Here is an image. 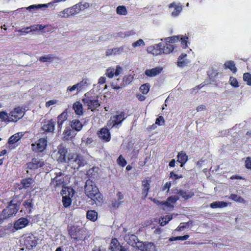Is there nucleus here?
<instances>
[{
	"label": "nucleus",
	"mask_w": 251,
	"mask_h": 251,
	"mask_svg": "<svg viewBox=\"0 0 251 251\" xmlns=\"http://www.w3.org/2000/svg\"><path fill=\"white\" fill-rule=\"evenodd\" d=\"M162 68L160 67H155L151 69H147L145 74L149 77H152L159 75L162 71Z\"/></svg>",
	"instance_id": "20"
},
{
	"label": "nucleus",
	"mask_w": 251,
	"mask_h": 251,
	"mask_svg": "<svg viewBox=\"0 0 251 251\" xmlns=\"http://www.w3.org/2000/svg\"><path fill=\"white\" fill-rule=\"evenodd\" d=\"M67 0H53L52 1L47 4H39L38 5H31L26 8L27 10L31 11L32 9H37L41 8H48L50 6H53L56 3H58L62 1H65Z\"/></svg>",
	"instance_id": "11"
},
{
	"label": "nucleus",
	"mask_w": 251,
	"mask_h": 251,
	"mask_svg": "<svg viewBox=\"0 0 251 251\" xmlns=\"http://www.w3.org/2000/svg\"><path fill=\"white\" fill-rule=\"evenodd\" d=\"M89 95V93H86L82 100L84 105L88 107V109H91L93 111L100 106V103L98 100V96H90Z\"/></svg>",
	"instance_id": "4"
},
{
	"label": "nucleus",
	"mask_w": 251,
	"mask_h": 251,
	"mask_svg": "<svg viewBox=\"0 0 251 251\" xmlns=\"http://www.w3.org/2000/svg\"><path fill=\"white\" fill-rule=\"evenodd\" d=\"M177 194L186 200L191 198L194 195V194L191 191H184L183 190L178 191Z\"/></svg>",
	"instance_id": "29"
},
{
	"label": "nucleus",
	"mask_w": 251,
	"mask_h": 251,
	"mask_svg": "<svg viewBox=\"0 0 251 251\" xmlns=\"http://www.w3.org/2000/svg\"><path fill=\"white\" fill-rule=\"evenodd\" d=\"M47 141L45 138H40L36 143L31 144L32 149L35 152H42L47 147Z\"/></svg>",
	"instance_id": "9"
},
{
	"label": "nucleus",
	"mask_w": 251,
	"mask_h": 251,
	"mask_svg": "<svg viewBox=\"0 0 251 251\" xmlns=\"http://www.w3.org/2000/svg\"><path fill=\"white\" fill-rule=\"evenodd\" d=\"M9 116V113L8 114L4 111L0 112V119L4 121L9 122L8 119Z\"/></svg>",
	"instance_id": "53"
},
{
	"label": "nucleus",
	"mask_w": 251,
	"mask_h": 251,
	"mask_svg": "<svg viewBox=\"0 0 251 251\" xmlns=\"http://www.w3.org/2000/svg\"><path fill=\"white\" fill-rule=\"evenodd\" d=\"M179 198L177 196H173L169 197L168 198V201H170L171 203H175L178 200Z\"/></svg>",
	"instance_id": "61"
},
{
	"label": "nucleus",
	"mask_w": 251,
	"mask_h": 251,
	"mask_svg": "<svg viewBox=\"0 0 251 251\" xmlns=\"http://www.w3.org/2000/svg\"><path fill=\"white\" fill-rule=\"evenodd\" d=\"M243 80L247 82L249 85H251V75L250 73H246L243 75Z\"/></svg>",
	"instance_id": "51"
},
{
	"label": "nucleus",
	"mask_w": 251,
	"mask_h": 251,
	"mask_svg": "<svg viewBox=\"0 0 251 251\" xmlns=\"http://www.w3.org/2000/svg\"><path fill=\"white\" fill-rule=\"evenodd\" d=\"M23 136L22 132H18L10 137L8 144L9 145L17 142Z\"/></svg>",
	"instance_id": "24"
},
{
	"label": "nucleus",
	"mask_w": 251,
	"mask_h": 251,
	"mask_svg": "<svg viewBox=\"0 0 251 251\" xmlns=\"http://www.w3.org/2000/svg\"><path fill=\"white\" fill-rule=\"evenodd\" d=\"M124 239L128 244L137 248H138V244L141 243L138 240L137 237L134 234H126L125 235Z\"/></svg>",
	"instance_id": "12"
},
{
	"label": "nucleus",
	"mask_w": 251,
	"mask_h": 251,
	"mask_svg": "<svg viewBox=\"0 0 251 251\" xmlns=\"http://www.w3.org/2000/svg\"><path fill=\"white\" fill-rule=\"evenodd\" d=\"M57 100H50L46 103V106L49 107L50 106L55 104L57 103Z\"/></svg>",
	"instance_id": "63"
},
{
	"label": "nucleus",
	"mask_w": 251,
	"mask_h": 251,
	"mask_svg": "<svg viewBox=\"0 0 251 251\" xmlns=\"http://www.w3.org/2000/svg\"><path fill=\"white\" fill-rule=\"evenodd\" d=\"M162 45L161 43L156 44L153 46H151L147 48V50L149 53L153 55H157L162 53Z\"/></svg>",
	"instance_id": "14"
},
{
	"label": "nucleus",
	"mask_w": 251,
	"mask_h": 251,
	"mask_svg": "<svg viewBox=\"0 0 251 251\" xmlns=\"http://www.w3.org/2000/svg\"><path fill=\"white\" fill-rule=\"evenodd\" d=\"M55 122L51 119L47 123L45 124L42 127V128L44 130L47 132H52L54 130V126H55Z\"/></svg>",
	"instance_id": "22"
},
{
	"label": "nucleus",
	"mask_w": 251,
	"mask_h": 251,
	"mask_svg": "<svg viewBox=\"0 0 251 251\" xmlns=\"http://www.w3.org/2000/svg\"><path fill=\"white\" fill-rule=\"evenodd\" d=\"M65 174L61 171L55 172V176L51 179L50 184L55 187H61L65 185Z\"/></svg>",
	"instance_id": "6"
},
{
	"label": "nucleus",
	"mask_w": 251,
	"mask_h": 251,
	"mask_svg": "<svg viewBox=\"0 0 251 251\" xmlns=\"http://www.w3.org/2000/svg\"><path fill=\"white\" fill-rule=\"evenodd\" d=\"M229 82L232 86L235 87H238L239 86L238 81L235 77H230L229 78Z\"/></svg>",
	"instance_id": "59"
},
{
	"label": "nucleus",
	"mask_w": 251,
	"mask_h": 251,
	"mask_svg": "<svg viewBox=\"0 0 251 251\" xmlns=\"http://www.w3.org/2000/svg\"><path fill=\"white\" fill-rule=\"evenodd\" d=\"M142 194L144 195L145 198L147 196L148 191L150 189V183L148 180H143L142 181Z\"/></svg>",
	"instance_id": "33"
},
{
	"label": "nucleus",
	"mask_w": 251,
	"mask_h": 251,
	"mask_svg": "<svg viewBox=\"0 0 251 251\" xmlns=\"http://www.w3.org/2000/svg\"><path fill=\"white\" fill-rule=\"evenodd\" d=\"M117 13L120 15H126L127 14V10L125 6H118L116 9Z\"/></svg>",
	"instance_id": "39"
},
{
	"label": "nucleus",
	"mask_w": 251,
	"mask_h": 251,
	"mask_svg": "<svg viewBox=\"0 0 251 251\" xmlns=\"http://www.w3.org/2000/svg\"><path fill=\"white\" fill-rule=\"evenodd\" d=\"M110 249L111 251H127V249L121 245L116 239H113L111 242Z\"/></svg>",
	"instance_id": "16"
},
{
	"label": "nucleus",
	"mask_w": 251,
	"mask_h": 251,
	"mask_svg": "<svg viewBox=\"0 0 251 251\" xmlns=\"http://www.w3.org/2000/svg\"><path fill=\"white\" fill-rule=\"evenodd\" d=\"M145 45L144 41L141 39H140L136 41V42L132 43V46L133 48H136L139 47L141 46H144Z\"/></svg>",
	"instance_id": "54"
},
{
	"label": "nucleus",
	"mask_w": 251,
	"mask_h": 251,
	"mask_svg": "<svg viewBox=\"0 0 251 251\" xmlns=\"http://www.w3.org/2000/svg\"><path fill=\"white\" fill-rule=\"evenodd\" d=\"M106 75L109 77L112 78L115 75V69L113 68H109L107 69L106 72L105 73Z\"/></svg>",
	"instance_id": "52"
},
{
	"label": "nucleus",
	"mask_w": 251,
	"mask_h": 251,
	"mask_svg": "<svg viewBox=\"0 0 251 251\" xmlns=\"http://www.w3.org/2000/svg\"><path fill=\"white\" fill-rule=\"evenodd\" d=\"M67 118V114L65 112H62L57 117V126L58 129H61L62 124Z\"/></svg>",
	"instance_id": "25"
},
{
	"label": "nucleus",
	"mask_w": 251,
	"mask_h": 251,
	"mask_svg": "<svg viewBox=\"0 0 251 251\" xmlns=\"http://www.w3.org/2000/svg\"><path fill=\"white\" fill-rule=\"evenodd\" d=\"M129 50V48L126 46L113 48L114 54H120L125 52H127Z\"/></svg>",
	"instance_id": "30"
},
{
	"label": "nucleus",
	"mask_w": 251,
	"mask_h": 251,
	"mask_svg": "<svg viewBox=\"0 0 251 251\" xmlns=\"http://www.w3.org/2000/svg\"><path fill=\"white\" fill-rule=\"evenodd\" d=\"M117 162L120 165L123 167L126 166V160L123 157V156L121 155H120V156L118 157L117 159Z\"/></svg>",
	"instance_id": "58"
},
{
	"label": "nucleus",
	"mask_w": 251,
	"mask_h": 251,
	"mask_svg": "<svg viewBox=\"0 0 251 251\" xmlns=\"http://www.w3.org/2000/svg\"><path fill=\"white\" fill-rule=\"evenodd\" d=\"M138 249L142 251H157L154 244L149 242H141V243H139Z\"/></svg>",
	"instance_id": "10"
},
{
	"label": "nucleus",
	"mask_w": 251,
	"mask_h": 251,
	"mask_svg": "<svg viewBox=\"0 0 251 251\" xmlns=\"http://www.w3.org/2000/svg\"><path fill=\"white\" fill-rule=\"evenodd\" d=\"M135 34V32L133 30L126 31L124 33L121 32L119 33V36H120L122 38H124L126 37H128L130 35H134Z\"/></svg>",
	"instance_id": "56"
},
{
	"label": "nucleus",
	"mask_w": 251,
	"mask_h": 251,
	"mask_svg": "<svg viewBox=\"0 0 251 251\" xmlns=\"http://www.w3.org/2000/svg\"><path fill=\"white\" fill-rule=\"evenodd\" d=\"M76 91L77 92H79L81 91L78 83L74 84L73 86H69L67 88V92H73Z\"/></svg>",
	"instance_id": "38"
},
{
	"label": "nucleus",
	"mask_w": 251,
	"mask_h": 251,
	"mask_svg": "<svg viewBox=\"0 0 251 251\" xmlns=\"http://www.w3.org/2000/svg\"><path fill=\"white\" fill-rule=\"evenodd\" d=\"M23 205L25 208H30L32 207V199H28L24 201Z\"/></svg>",
	"instance_id": "57"
},
{
	"label": "nucleus",
	"mask_w": 251,
	"mask_h": 251,
	"mask_svg": "<svg viewBox=\"0 0 251 251\" xmlns=\"http://www.w3.org/2000/svg\"><path fill=\"white\" fill-rule=\"evenodd\" d=\"M44 165V162L38 158H33L31 162L26 164L27 168L32 170L42 167Z\"/></svg>",
	"instance_id": "13"
},
{
	"label": "nucleus",
	"mask_w": 251,
	"mask_h": 251,
	"mask_svg": "<svg viewBox=\"0 0 251 251\" xmlns=\"http://www.w3.org/2000/svg\"><path fill=\"white\" fill-rule=\"evenodd\" d=\"M67 152V149L62 147L59 146L58 147L57 154L59 155L57 160L60 162H66V154Z\"/></svg>",
	"instance_id": "18"
},
{
	"label": "nucleus",
	"mask_w": 251,
	"mask_h": 251,
	"mask_svg": "<svg viewBox=\"0 0 251 251\" xmlns=\"http://www.w3.org/2000/svg\"><path fill=\"white\" fill-rule=\"evenodd\" d=\"M78 84L81 90H82L90 84V81L88 78H85L82 79Z\"/></svg>",
	"instance_id": "35"
},
{
	"label": "nucleus",
	"mask_w": 251,
	"mask_h": 251,
	"mask_svg": "<svg viewBox=\"0 0 251 251\" xmlns=\"http://www.w3.org/2000/svg\"><path fill=\"white\" fill-rule=\"evenodd\" d=\"M34 181L31 178L23 179L21 183L25 188L29 187L33 183Z\"/></svg>",
	"instance_id": "40"
},
{
	"label": "nucleus",
	"mask_w": 251,
	"mask_h": 251,
	"mask_svg": "<svg viewBox=\"0 0 251 251\" xmlns=\"http://www.w3.org/2000/svg\"><path fill=\"white\" fill-rule=\"evenodd\" d=\"M150 90V85L148 83H146L140 86V90L143 94H147Z\"/></svg>",
	"instance_id": "44"
},
{
	"label": "nucleus",
	"mask_w": 251,
	"mask_h": 251,
	"mask_svg": "<svg viewBox=\"0 0 251 251\" xmlns=\"http://www.w3.org/2000/svg\"><path fill=\"white\" fill-rule=\"evenodd\" d=\"M99 137L105 141L110 140V134L109 130L107 128H102L98 133Z\"/></svg>",
	"instance_id": "21"
},
{
	"label": "nucleus",
	"mask_w": 251,
	"mask_h": 251,
	"mask_svg": "<svg viewBox=\"0 0 251 251\" xmlns=\"http://www.w3.org/2000/svg\"><path fill=\"white\" fill-rule=\"evenodd\" d=\"M189 238V235H185L182 236L172 237L169 239L170 242L176 240H186Z\"/></svg>",
	"instance_id": "47"
},
{
	"label": "nucleus",
	"mask_w": 251,
	"mask_h": 251,
	"mask_svg": "<svg viewBox=\"0 0 251 251\" xmlns=\"http://www.w3.org/2000/svg\"><path fill=\"white\" fill-rule=\"evenodd\" d=\"M123 69L120 66H117L116 69L115 70V75L116 76L119 75L120 74H121L122 72Z\"/></svg>",
	"instance_id": "62"
},
{
	"label": "nucleus",
	"mask_w": 251,
	"mask_h": 251,
	"mask_svg": "<svg viewBox=\"0 0 251 251\" xmlns=\"http://www.w3.org/2000/svg\"><path fill=\"white\" fill-rule=\"evenodd\" d=\"M179 38L180 36H173L172 37H169L168 38H166L165 40L167 42L173 43L178 41Z\"/></svg>",
	"instance_id": "50"
},
{
	"label": "nucleus",
	"mask_w": 251,
	"mask_h": 251,
	"mask_svg": "<svg viewBox=\"0 0 251 251\" xmlns=\"http://www.w3.org/2000/svg\"><path fill=\"white\" fill-rule=\"evenodd\" d=\"M84 189L86 196L95 201L96 204H101L102 203L103 196L94 181L87 180L85 182Z\"/></svg>",
	"instance_id": "1"
},
{
	"label": "nucleus",
	"mask_w": 251,
	"mask_h": 251,
	"mask_svg": "<svg viewBox=\"0 0 251 251\" xmlns=\"http://www.w3.org/2000/svg\"><path fill=\"white\" fill-rule=\"evenodd\" d=\"M71 127L76 130V131H79L82 127V125L79 121L77 120H74L71 123Z\"/></svg>",
	"instance_id": "31"
},
{
	"label": "nucleus",
	"mask_w": 251,
	"mask_h": 251,
	"mask_svg": "<svg viewBox=\"0 0 251 251\" xmlns=\"http://www.w3.org/2000/svg\"><path fill=\"white\" fill-rule=\"evenodd\" d=\"M24 114V111L22 107H17L15 108L9 113L8 121L10 122H17L18 120L21 119Z\"/></svg>",
	"instance_id": "8"
},
{
	"label": "nucleus",
	"mask_w": 251,
	"mask_h": 251,
	"mask_svg": "<svg viewBox=\"0 0 251 251\" xmlns=\"http://www.w3.org/2000/svg\"><path fill=\"white\" fill-rule=\"evenodd\" d=\"M24 244L28 247H35L37 244L36 237L33 235L25 237L24 239Z\"/></svg>",
	"instance_id": "19"
},
{
	"label": "nucleus",
	"mask_w": 251,
	"mask_h": 251,
	"mask_svg": "<svg viewBox=\"0 0 251 251\" xmlns=\"http://www.w3.org/2000/svg\"><path fill=\"white\" fill-rule=\"evenodd\" d=\"M73 108L76 114L81 115L83 114L82 105L79 101H76L73 104Z\"/></svg>",
	"instance_id": "28"
},
{
	"label": "nucleus",
	"mask_w": 251,
	"mask_h": 251,
	"mask_svg": "<svg viewBox=\"0 0 251 251\" xmlns=\"http://www.w3.org/2000/svg\"><path fill=\"white\" fill-rule=\"evenodd\" d=\"M246 167L251 169V157H248L245 161Z\"/></svg>",
	"instance_id": "64"
},
{
	"label": "nucleus",
	"mask_w": 251,
	"mask_h": 251,
	"mask_svg": "<svg viewBox=\"0 0 251 251\" xmlns=\"http://www.w3.org/2000/svg\"><path fill=\"white\" fill-rule=\"evenodd\" d=\"M187 56L186 54H181L178 57L177 65L179 67H183L186 66L189 61L187 59H184V58Z\"/></svg>",
	"instance_id": "27"
},
{
	"label": "nucleus",
	"mask_w": 251,
	"mask_h": 251,
	"mask_svg": "<svg viewBox=\"0 0 251 251\" xmlns=\"http://www.w3.org/2000/svg\"><path fill=\"white\" fill-rule=\"evenodd\" d=\"M180 41H181V46L183 48H186L187 47V40L188 39V37L186 36H184L183 35L180 36Z\"/></svg>",
	"instance_id": "49"
},
{
	"label": "nucleus",
	"mask_w": 251,
	"mask_h": 251,
	"mask_svg": "<svg viewBox=\"0 0 251 251\" xmlns=\"http://www.w3.org/2000/svg\"><path fill=\"white\" fill-rule=\"evenodd\" d=\"M229 199L240 203H244L245 201L242 197L235 194H231L229 197Z\"/></svg>",
	"instance_id": "42"
},
{
	"label": "nucleus",
	"mask_w": 251,
	"mask_h": 251,
	"mask_svg": "<svg viewBox=\"0 0 251 251\" xmlns=\"http://www.w3.org/2000/svg\"><path fill=\"white\" fill-rule=\"evenodd\" d=\"M64 136V139L65 140H69L70 138H71L73 135H72V131L69 128H66L63 133Z\"/></svg>",
	"instance_id": "48"
},
{
	"label": "nucleus",
	"mask_w": 251,
	"mask_h": 251,
	"mask_svg": "<svg viewBox=\"0 0 251 251\" xmlns=\"http://www.w3.org/2000/svg\"><path fill=\"white\" fill-rule=\"evenodd\" d=\"M133 80V77L131 75L125 76L121 82V85L115 84L114 83H111V86L114 89L118 90L121 89L123 87L128 84Z\"/></svg>",
	"instance_id": "15"
},
{
	"label": "nucleus",
	"mask_w": 251,
	"mask_h": 251,
	"mask_svg": "<svg viewBox=\"0 0 251 251\" xmlns=\"http://www.w3.org/2000/svg\"><path fill=\"white\" fill-rule=\"evenodd\" d=\"M53 58L52 55L48 54L40 57L39 60L42 62H50Z\"/></svg>",
	"instance_id": "45"
},
{
	"label": "nucleus",
	"mask_w": 251,
	"mask_h": 251,
	"mask_svg": "<svg viewBox=\"0 0 251 251\" xmlns=\"http://www.w3.org/2000/svg\"><path fill=\"white\" fill-rule=\"evenodd\" d=\"M123 201H119L118 200L114 199L111 201L110 205L114 208L118 207L122 203Z\"/></svg>",
	"instance_id": "55"
},
{
	"label": "nucleus",
	"mask_w": 251,
	"mask_h": 251,
	"mask_svg": "<svg viewBox=\"0 0 251 251\" xmlns=\"http://www.w3.org/2000/svg\"><path fill=\"white\" fill-rule=\"evenodd\" d=\"M227 203L224 201H215L210 204L212 208H222L226 206Z\"/></svg>",
	"instance_id": "34"
},
{
	"label": "nucleus",
	"mask_w": 251,
	"mask_h": 251,
	"mask_svg": "<svg viewBox=\"0 0 251 251\" xmlns=\"http://www.w3.org/2000/svg\"><path fill=\"white\" fill-rule=\"evenodd\" d=\"M77 7L78 8L79 12L81 11H83L85 9L88 8L90 6V4L88 2H84L82 3V2H79L76 4Z\"/></svg>",
	"instance_id": "41"
},
{
	"label": "nucleus",
	"mask_w": 251,
	"mask_h": 251,
	"mask_svg": "<svg viewBox=\"0 0 251 251\" xmlns=\"http://www.w3.org/2000/svg\"><path fill=\"white\" fill-rule=\"evenodd\" d=\"M87 218L92 221H95L98 218V214L94 210H89L87 212Z\"/></svg>",
	"instance_id": "32"
},
{
	"label": "nucleus",
	"mask_w": 251,
	"mask_h": 251,
	"mask_svg": "<svg viewBox=\"0 0 251 251\" xmlns=\"http://www.w3.org/2000/svg\"><path fill=\"white\" fill-rule=\"evenodd\" d=\"M224 65L226 68L229 69L233 73H235L236 72L237 69L233 61H227L225 63Z\"/></svg>",
	"instance_id": "36"
},
{
	"label": "nucleus",
	"mask_w": 251,
	"mask_h": 251,
	"mask_svg": "<svg viewBox=\"0 0 251 251\" xmlns=\"http://www.w3.org/2000/svg\"><path fill=\"white\" fill-rule=\"evenodd\" d=\"M174 50V46L171 44H166V46H163L162 49V53L168 54L172 52Z\"/></svg>",
	"instance_id": "37"
},
{
	"label": "nucleus",
	"mask_w": 251,
	"mask_h": 251,
	"mask_svg": "<svg viewBox=\"0 0 251 251\" xmlns=\"http://www.w3.org/2000/svg\"><path fill=\"white\" fill-rule=\"evenodd\" d=\"M125 114L124 112H121L115 115L111 116L110 120L107 123V126L109 127L115 126L119 128V125L125 119Z\"/></svg>",
	"instance_id": "5"
},
{
	"label": "nucleus",
	"mask_w": 251,
	"mask_h": 251,
	"mask_svg": "<svg viewBox=\"0 0 251 251\" xmlns=\"http://www.w3.org/2000/svg\"><path fill=\"white\" fill-rule=\"evenodd\" d=\"M164 123V120L162 116H159L158 118L156 119L155 121V124L161 126Z\"/></svg>",
	"instance_id": "60"
},
{
	"label": "nucleus",
	"mask_w": 251,
	"mask_h": 251,
	"mask_svg": "<svg viewBox=\"0 0 251 251\" xmlns=\"http://www.w3.org/2000/svg\"><path fill=\"white\" fill-rule=\"evenodd\" d=\"M169 7L170 8H174V10L172 12V15L174 17L178 16L182 10L181 6L176 5L175 3L170 4Z\"/></svg>",
	"instance_id": "23"
},
{
	"label": "nucleus",
	"mask_w": 251,
	"mask_h": 251,
	"mask_svg": "<svg viewBox=\"0 0 251 251\" xmlns=\"http://www.w3.org/2000/svg\"><path fill=\"white\" fill-rule=\"evenodd\" d=\"M177 161L181 163V167L187 162L188 160V156L183 151H180L178 153L177 155Z\"/></svg>",
	"instance_id": "26"
},
{
	"label": "nucleus",
	"mask_w": 251,
	"mask_h": 251,
	"mask_svg": "<svg viewBox=\"0 0 251 251\" xmlns=\"http://www.w3.org/2000/svg\"><path fill=\"white\" fill-rule=\"evenodd\" d=\"M29 223V221L25 218H21L16 221L14 225V227L16 229H22L26 226Z\"/></svg>",
	"instance_id": "17"
},
{
	"label": "nucleus",
	"mask_w": 251,
	"mask_h": 251,
	"mask_svg": "<svg viewBox=\"0 0 251 251\" xmlns=\"http://www.w3.org/2000/svg\"><path fill=\"white\" fill-rule=\"evenodd\" d=\"M20 203L21 202L18 201L15 198L10 201L8 205L0 214V224L4 220L16 215L19 209Z\"/></svg>",
	"instance_id": "2"
},
{
	"label": "nucleus",
	"mask_w": 251,
	"mask_h": 251,
	"mask_svg": "<svg viewBox=\"0 0 251 251\" xmlns=\"http://www.w3.org/2000/svg\"><path fill=\"white\" fill-rule=\"evenodd\" d=\"M72 200L70 198L65 196L62 197L63 204L65 207L69 206L71 203Z\"/></svg>",
	"instance_id": "43"
},
{
	"label": "nucleus",
	"mask_w": 251,
	"mask_h": 251,
	"mask_svg": "<svg viewBox=\"0 0 251 251\" xmlns=\"http://www.w3.org/2000/svg\"><path fill=\"white\" fill-rule=\"evenodd\" d=\"M78 8L76 4L72 7L66 8L58 13V16L60 18H67L75 16L79 13Z\"/></svg>",
	"instance_id": "7"
},
{
	"label": "nucleus",
	"mask_w": 251,
	"mask_h": 251,
	"mask_svg": "<svg viewBox=\"0 0 251 251\" xmlns=\"http://www.w3.org/2000/svg\"><path fill=\"white\" fill-rule=\"evenodd\" d=\"M67 163L72 168L78 170L79 167L86 164L87 161L81 154L70 153L68 156Z\"/></svg>",
	"instance_id": "3"
},
{
	"label": "nucleus",
	"mask_w": 251,
	"mask_h": 251,
	"mask_svg": "<svg viewBox=\"0 0 251 251\" xmlns=\"http://www.w3.org/2000/svg\"><path fill=\"white\" fill-rule=\"evenodd\" d=\"M173 219V215H167L162 219V221H160L161 226L166 225L170 220Z\"/></svg>",
	"instance_id": "46"
}]
</instances>
